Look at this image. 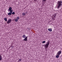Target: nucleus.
<instances>
[{
    "label": "nucleus",
    "mask_w": 62,
    "mask_h": 62,
    "mask_svg": "<svg viewBox=\"0 0 62 62\" xmlns=\"http://www.w3.org/2000/svg\"><path fill=\"white\" fill-rule=\"evenodd\" d=\"M22 15H23V16H25V14L23 12L22 13Z\"/></svg>",
    "instance_id": "9d476101"
},
{
    "label": "nucleus",
    "mask_w": 62,
    "mask_h": 62,
    "mask_svg": "<svg viewBox=\"0 0 62 62\" xmlns=\"http://www.w3.org/2000/svg\"><path fill=\"white\" fill-rule=\"evenodd\" d=\"M45 42H46V41H44L42 42V43H45Z\"/></svg>",
    "instance_id": "a211bd4d"
},
{
    "label": "nucleus",
    "mask_w": 62,
    "mask_h": 62,
    "mask_svg": "<svg viewBox=\"0 0 62 62\" xmlns=\"http://www.w3.org/2000/svg\"><path fill=\"white\" fill-rule=\"evenodd\" d=\"M23 38H25V37H26V36H25V35H24L23 36Z\"/></svg>",
    "instance_id": "f8f14e48"
},
{
    "label": "nucleus",
    "mask_w": 62,
    "mask_h": 62,
    "mask_svg": "<svg viewBox=\"0 0 62 62\" xmlns=\"http://www.w3.org/2000/svg\"><path fill=\"white\" fill-rule=\"evenodd\" d=\"M20 19V17H17V20H19Z\"/></svg>",
    "instance_id": "dca6fc26"
},
{
    "label": "nucleus",
    "mask_w": 62,
    "mask_h": 62,
    "mask_svg": "<svg viewBox=\"0 0 62 62\" xmlns=\"http://www.w3.org/2000/svg\"><path fill=\"white\" fill-rule=\"evenodd\" d=\"M57 4H58L57 8L58 9L60 7H61L62 6V1L61 0L58 1L57 2Z\"/></svg>",
    "instance_id": "f257e3e1"
},
{
    "label": "nucleus",
    "mask_w": 62,
    "mask_h": 62,
    "mask_svg": "<svg viewBox=\"0 0 62 62\" xmlns=\"http://www.w3.org/2000/svg\"><path fill=\"white\" fill-rule=\"evenodd\" d=\"M46 0H43V2H45V3H46V2H46Z\"/></svg>",
    "instance_id": "2eb2a0df"
},
{
    "label": "nucleus",
    "mask_w": 62,
    "mask_h": 62,
    "mask_svg": "<svg viewBox=\"0 0 62 62\" xmlns=\"http://www.w3.org/2000/svg\"><path fill=\"white\" fill-rule=\"evenodd\" d=\"M59 55H57L56 56V58H58L59 57Z\"/></svg>",
    "instance_id": "ddd939ff"
},
{
    "label": "nucleus",
    "mask_w": 62,
    "mask_h": 62,
    "mask_svg": "<svg viewBox=\"0 0 62 62\" xmlns=\"http://www.w3.org/2000/svg\"><path fill=\"white\" fill-rule=\"evenodd\" d=\"M2 59V57L1 55H0V61Z\"/></svg>",
    "instance_id": "1a4fd4ad"
},
{
    "label": "nucleus",
    "mask_w": 62,
    "mask_h": 62,
    "mask_svg": "<svg viewBox=\"0 0 62 62\" xmlns=\"http://www.w3.org/2000/svg\"><path fill=\"white\" fill-rule=\"evenodd\" d=\"M61 54V50L58 52V53H57V54H58V55H60V54Z\"/></svg>",
    "instance_id": "39448f33"
},
{
    "label": "nucleus",
    "mask_w": 62,
    "mask_h": 62,
    "mask_svg": "<svg viewBox=\"0 0 62 62\" xmlns=\"http://www.w3.org/2000/svg\"><path fill=\"white\" fill-rule=\"evenodd\" d=\"M9 48H10V47H9V48H8V49H9Z\"/></svg>",
    "instance_id": "4be33fe9"
},
{
    "label": "nucleus",
    "mask_w": 62,
    "mask_h": 62,
    "mask_svg": "<svg viewBox=\"0 0 62 62\" xmlns=\"http://www.w3.org/2000/svg\"><path fill=\"white\" fill-rule=\"evenodd\" d=\"M22 59H19V61H22Z\"/></svg>",
    "instance_id": "6ab92c4d"
},
{
    "label": "nucleus",
    "mask_w": 62,
    "mask_h": 62,
    "mask_svg": "<svg viewBox=\"0 0 62 62\" xmlns=\"http://www.w3.org/2000/svg\"><path fill=\"white\" fill-rule=\"evenodd\" d=\"M15 22H18V19H15Z\"/></svg>",
    "instance_id": "4468645a"
},
{
    "label": "nucleus",
    "mask_w": 62,
    "mask_h": 62,
    "mask_svg": "<svg viewBox=\"0 0 62 62\" xmlns=\"http://www.w3.org/2000/svg\"><path fill=\"white\" fill-rule=\"evenodd\" d=\"M13 12L10 11V12L8 13V15L9 16L11 15L12 14V13Z\"/></svg>",
    "instance_id": "423d86ee"
},
{
    "label": "nucleus",
    "mask_w": 62,
    "mask_h": 62,
    "mask_svg": "<svg viewBox=\"0 0 62 62\" xmlns=\"http://www.w3.org/2000/svg\"><path fill=\"white\" fill-rule=\"evenodd\" d=\"M27 38H28V37H26L25 39L23 40H24V41H27Z\"/></svg>",
    "instance_id": "0eeeda50"
},
{
    "label": "nucleus",
    "mask_w": 62,
    "mask_h": 62,
    "mask_svg": "<svg viewBox=\"0 0 62 62\" xmlns=\"http://www.w3.org/2000/svg\"><path fill=\"white\" fill-rule=\"evenodd\" d=\"M4 20L6 22H7V18H4Z\"/></svg>",
    "instance_id": "9b49d317"
},
{
    "label": "nucleus",
    "mask_w": 62,
    "mask_h": 62,
    "mask_svg": "<svg viewBox=\"0 0 62 62\" xmlns=\"http://www.w3.org/2000/svg\"><path fill=\"white\" fill-rule=\"evenodd\" d=\"M55 16H56V14H55V15H54V18H55Z\"/></svg>",
    "instance_id": "aec40b11"
},
{
    "label": "nucleus",
    "mask_w": 62,
    "mask_h": 62,
    "mask_svg": "<svg viewBox=\"0 0 62 62\" xmlns=\"http://www.w3.org/2000/svg\"><path fill=\"white\" fill-rule=\"evenodd\" d=\"M49 44H50V41L48 40L47 42V43L46 44L42 45V46L45 45L44 46H45V48H47L48 47V46H49Z\"/></svg>",
    "instance_id": "f03ea898"
},
{
    "label": "nucleus",
    "mask_w": 62,
    "mask_h": 62,
    "mask_svg": "<svg viewBox=\"0 0 62 62\" xmlns=\"http://www.w3.org/2000/svg\"><path fill=\"white\" fill-rule=\"evenodd\" d=\"M48 30L50 32H51V31H52V29L51 28L48 29Z\"/></svg>",
    "instance_id": "6e6552de"
},
{
    "label": "nucleus",
    "mask_w": 62,
    "mask_h": 62,
    "mask_svg": "<svg viewBox=\"0 0 62 62\" xmlns=\"http://www.w3.org/2000/svg\"><path fill=\"white\" fill-rule=\"evenodd\" d=\"M12 9V8L11 7H10L9 8V9H8V12H9V11H12V12H13V10Z\"/></svg>",
    "instance_id": "7ed1b4c3"
},
{
    "label": "nucleus",
    "mask_w": 62,
    "mask_h": 62,
    "mask_svg": "<svg viewBox=\"0 0 62 62\" xmlns=\"http://www.w3.org/2000/svg\"><path fill=\"white\" fill-rule=\"evenodd\" d=\"M12 21V20L11 19H8L7 22V23L9 24V23H11Z\"/></svg>",
    "instance_id": "20e7f679"
},
{
    "label": "nucleus",
    "mask_w": 62,
    "mask_h": 62,
    "mask_svg": "<svg viewBox=\"0 0 62 62\" xmlns=\"http://www.w3.org/2000/svg\"><path fill=\"white\" fill-rule=\"evenodd\" d=\"M37 0H34V1H35V2H36V1H37Z\"/></svg>",
    "instance_id": "412c9836"
},
{
    "label": "nucleus",
    "mask_w": 62,
    "mask_h": 62,
    "mask_svg": "<svg viewBox=\"0 0 62 62\" xmlns=\"http://www.w3.org/2000/svg\"><path fill=\"white\" fill-rule=\"evenodd\" d=\"M12 14L13 15H14V14H15V12H13V13H12Z\"/></svg>",
    "instance_id": "f3484780"
}]
</instances>
